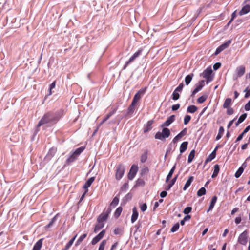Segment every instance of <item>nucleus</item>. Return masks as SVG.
Segmentation results:
<instances>
[{
	"instance_id": "nucleus-1",
	"label": "nucleus",
	"mask_w": 250,
	"mask_h": 250,
	"mask_svg": "<svg viewBox=\"0 0 250 250\" xmlns=\"http://www.w3.org/2000/svg\"><path fill=\"white\" fill-rule=\"evenodd\" d=\"M175 119V115H172L169 116L167 121L161 125V127L164 128H163L162 132L159 131L156 133L155 138L156 139L164 140H165L166 138H168L170 135V131L168 128L165 127L168 126L174 121Z\"/></svg>"
},
{
	"instance_id": "nucleus-2",
	"label": "nucleus",
	"mask_w": 250,
	"mask_h": 250,
	"mask_svg": "<svg viewBox=\"0 0 250 250\" xmlns=\"http://www.w3.org/2000/svg\"><path fill=\"white\" fill-rule=\"evenodd\" d=\"M59 120V118L57 114L52 112H48L45 114L40 121L37 125V131L38 128L42 125L52 122H56Z\"/></svg>"
},
{
	"instance_id": "nucleus-3",
	"label": "nucleus",
	"mask_w": 250,
	"mask_h": 250,
	"mask_svg": "<svg viewBox=\"0 0 250 250\" xmlns=\"http://www.w3.org/2000/svg\"><path fill=\"white\" fill-rule=\"evenodd\" d=\"M212 72L213 71L211 67H208L201 74V76H202L204 78L206 79L207 83L212 81L213 76H211Z\"/></svg>"
},
{
	"instance_id": "nucleus-4",
	"label": "nucleus",
	"mask_w": 250,
	"mask_h": 250,
	"mask_svg": "<svg viewBox=\"0 0 250 250\" xmlns=\"http://www.w3.org/2000/svg\"><path fill=\"white\" fill-rule=\"evenodd\" d=\"M125 167L123 164H120L117 167L115 177L116 180L121 179L124 174Z\"/></svg>"
},
{
	"instance_id": "nucleus-5",
	"label": "nucleus",
	"mask_w": 250,
	"mask_h": 250,
	"mask_svg": "<svg viewBox=\"0 0 250 250\" xmlns=\"http://www.w3.org/2000/svg\"><path fill=\"white\" fill-rule=\"evenodd\" d=\"M111 211V208L110 207H109L105 211L103 212L98 216L97 218V221L104 222V221H105L107 219Z\"/></svg>"
},
{
	"instance_id": "nucleus-6",
	"label": "nucleus",
	"mask_w": 250,
	"mask_h": 250,
	"mask_svg": "<svg viewBox=\"0 0 250 250\" xmlns=\"http://www.w3.org/2000/svg\"><path fill=\"white\" fill-rule=\"evenodd\" d=\"M138 167L137 166L135 165H133L132 166L128 174V178L129 180H132L133 179L138 171Z\"/></svg>"
},
{
	"instance_id": "nucleus-7",
	"label": "nucleus",
	"mask_w": 250,
	"mask_h": 250,
	"mask_svg": "<svg viewBox=\"0 0 250 250\" xmlns=\"http://www.w3.org/2000/svg\"><path fill=\"white\" fill-rule=\"evenodd\" d=\"M248 232L244 231L241 233L238 238V242L242 245H246L247 243Z\"/></svg>"
},
{
	"instance_id": "nucleus-8",
	"label": "nucleus",
	"mask_w": 250,
	"mask_h": 250,
	"mask_svg": "<svg viewBox=\"0 0 250 250\" xmlns=\"http://www.w3.org/2000/svg\"><path fill=\"white\" fill-rule=\"evenodd\" d=\"M141 53V50H139L137 52L134 53L133 56L129 59V60L126 62L125 64L124 67V69H125L127 65L133 61L136 58H137Z\"/></svg>"
},
{
	"instance_id": "nucleus-9",
	"label": "nucleus",
	"mask_w": 250,
	"mask_h": 250,
	"mask_svg": "<svg viewBox=\"0 0 250 250\" xmlns=\"http://www.w3.org/2000/svg\"><path fill=\"white\" fill-rule=\"evenodd\" d=\"M237 76L240 77L242 76L245 72V67L244 66H240L236 69Z\"/></svg>"
},
{
	"instance_id": "nucleus-10",
	"label": "nucleus",
	"mask_w": 250,
	"mask_h": 250,
	"mask_svg": "<svg viewBox=\"0 0 250 250\" xmlns=\"http://www.w3.org/2000/svg\"><path fill=\"white\" fill-rule=\"evenodd\" d=\"M250 11V6L248 4L244 6L239 11V14L240 15H244L248 13Z\"/></svg>"
},
{
	"instance_id": "nucleus-11",
	"label": "nucleus",
	"mask_w": 250,
	"mask_h": 250,
	"mask_svg": "<svg viewBox=\"0 0 250 250\" xmlns=\"http://www.w3.org/2000/svg\"><path fill=\"white\" fill-rule=\"evenodd\" d=\"M132 215L131 217V222L134 223L137 219L138 216V213L137 212V209L136 207H134L132 209Z\"/></svg>"
},
{
	"instance_id": "nucleus-12",
	"label": "nucleus",
	"mask_w": 250,
	"mask_h": 250,
	"mask_svg": "<svg viewBox=\"0 0 250 250\" xmlns=\"http://www.w3.org/2000/svg\"><path fill=\"white\" fill-rule=\"evenodd\" d=\"M217 197L216 196H214L212 197V198L211 200L210 203L209 208H208L207 212H208L209 211H210V210L213 209V208H214V205L217 201Z\"/></svg>"
},
{
	"instance_id": "nucleus-13",
	"label": "nucleus",
	"mask_w": 250,
	"mask_h": 250,
	"mask_svg": "<svg viewBox=\"0 0 250 250\" xmlns=\"http://www.w3.org/2000/svg\"><path fill=\"white\" fill-rule=\"evenodd\" d=\"M145 92V89H141L138 91V92L135 95L133 99L136 100L137 101H138L142 95L144 94Z\"/></svg>"
},
{
	"instance_id": "nucleus-14",
	"label": "nucleus",
	"mask_w": 250,
	"mask_h": 250,
	"mask_svg": "<svg viewBox=\"0 0 250 250\" xmlns=\"http://www.w3.org/2000/svg\"><path fill=\"white\" fill-rule=\"evenodd\" d=\"M94 179H95V177H91L89 179H88L87 180V181L85 182L84 185H83V188L86 189L88 188H89L91 186L92 183L93 182Z\"/></svg>"
},
{
	"instance_id": "nucleus-15",
	"label": "nucleus",
	"mask_w": 250,
	"mask_h": 250,
	"mask_svg": "<svg viewBox=\"0 0 250 250\" xmlns=\"http://www.w3.org/2000/svg\"><path fill=\"white\" fill-rule=\"evenodd\" d=\"M188 145V142H187V141L184 142L181 144L180 147V153H182L186 151V150L187 149Z\"/></svg>"
},
{
	"instance_id": "nucleus-16",
	"label": "nucleus",
	"mask_w": 250,
	"mask_h": 250,
	"mask_svg": "<svg viewBox=\"0 0 250 250\" xmlns=\"http://www.w3.org/2000/svg\"><path fill=\"white\" fill-rule=\"evenodd\" d=\"M42 245V239H40L34 245L33 250H40Z\"/></svg>"
},
{
	"instance_id": "nucleus-17",
	"label": "nucleus",
	"mask_w": 250,
	"mask_h": 250,
	"mask_svg": "<svg viewBox=\"0 0 250 250\" xmlns=\"http://www.w3.org/2000/svg\"><path fill=\"white\" fill-rule=\"evenodd\" d=\"M178 175H176L170 181V183L167 185V186L165 188V189L167 190H168L170 189V188L172 187V186L175 183L177 178H178Z\"/></svg>"
},
{
	"instance_id": "nucleus-18",
	"label": "nucleus",
	"mask_w": 250,
	"mask_h": 250,
	"mask_svg": "<svg viewBox=\"0 0 250 250\" xmlns=\"http://www.w3.org/2000/svg\"><path fill=\"white\" fill-rule=\"evenodd\" d=\"M193 177L191 176H190L188 180L187 181L184 188H183V190H186L187 189V188H188L189 186L190 185L191 182L193 181Z\"/></svg>"
},
{
	"instance_id": "nucleus-19",
	"label": "nucleus",
	"mask_w": 250,
	"mask_h": 250,
	"mask_svg": "<svg viewBox=\"0 0 250 250\" xmlns=\"http://www.w3.org/2000/svg\"><path fill=\"white\" fill-rule=\"evenodd\" d=\"M104 226V223L102 222H98V223L95 225L94 231L96 232L97 231L100 230L101 229H102Z\"/></svg>"
},
{
	"instance_id": "nucleus-20",
	"label": "nucleus",
	"mask_w": 250,
	"mask_h": 250,
	"mask_svg": "<svg viewBox=\"0 0 250 250\" xmlns=\"http://www.w3.org/2000/svg\"><path fill=\"white\" fill-rule=\"evenodd\" d=\"M220 170V167L218 165L216 164L214 167V171L211 176L212 178H214L217 177Z\"/></svg>"
},
{
	"instance_id": "nucleus-21",
	"label": "nucleus",
	"mask_w": 250,
	"mask_h": 250,
	"mask_svg": "<svg viewBox=\"0 0 250 250\" xmlns=\"http://www.w3.org/2000/svg\"><path fill=\"white\" fill-rule=\"evenodd\" d=\"M216 156V152L212 151V153L208 156L205 162V164H207L208 162L212 161Z\"/></svg>"
},
{
	"instance_id": "nucleus-22",
	"label": "nucleus",
	"mask_w": 250,
	"mask_h": 250,
	"mask_svg": "<svg viewBox=\"0 0 250 250\" xmlns=\"http://www.w3.org/2000/svg\"><path fill=\"white\" fill-rule=\"evenodd\" d=\"M231 98H227L224 104H223V107L224 108H228V107H230V105L231 104Z\"/></svg>"
},
{
	"instance_id": "nucleus-23",
	"label": "nucleus",
	"mask_w": 250,
	"mask_h": 250,
	"mask_svg": "<svg viewBox=\"0 0 250 250\" xmlns=\"http://www.w3.org/2000/svg\"><path fill=\"white\" fill-rule=\"evenodd\" d=\"M198 108L197 107L194 105L189 106L187 108V112L190 113H194L197 110Z\"/></svg>"
},
{
	"instance_id": "nucleus-24",
	"label": "nucleus",
	"mask_w": 250,
	"mask_h": 250,
	"mask_svg": "<svg viewBox=\"0 0 250 250\" xmlns=\"http://www.w3.org/2000/svg\"><path fill=\"white\" fill-rule=\"evenodd\" d=\"M132 196V194L130 193H128L123 199L122 204H125V203H126L127 202H128V201H129L131 199Z\"/></svg>"
},
{
	"instance_id": "nucleus-25",
	"label": "nucleus",
	"mask_w": 250,
	"mask_h": 250,
	"mask_svg": "<svg viewBox=\"0 0 250 250\" xmlns=\"http://www.w3.org/2000/svg\"><path fill=\"white\" fill-rule=\"evenodd\" d=\"M193 76H194V74L193 73H191L189 75H187L186 77L185 82L186 85H188L190 83V82L191 81V80L192 79Z\"/></svg>"
},
{
	"instance_id": "nucleus-26",
	"label": "nucleus",
	"mask_w": 250,
	"mask_h": 250,
	"mask_svg": "<svg viewBox=\"0 0 250 250\" xmlns=\"http://www.w3.org/2000/svg\"><path fill=\"white\" fill-rule=\"evenodd\" d=\"M153 121L152 120L149 121L146 125V127L144 129V132H146L151 128V125Z\"/></svg>"
},
{
	"instance_id": "nucleus-27",
	"label": "nucleus",
	"mask_w": 250,
	"mask_h": 250,
	"mask_svg": "<svg viewBox=\"0 0 250 250\" xmlns=\"http://www.w3.org/2000/svg\"><path fill=\"white\" fill-rule=\"evenodd\" d=\"M206 193V190L205 188H201L197 193V195L198 197L205 195Z\"/></svg>"
},
{
	"instance_id": "nucleus-28",
	"label": "nucleus",
	"mask_w": 250,
	"mask_h": 250,
	"mask_svg": "<svg viewBox=\"0 0 250 250\" xmlns=\"http://www.w3.org/2000/svg\"><path fill=\"white\" fill-rule=\"evenodd\" d=\"M208 95H204L197 99V102L199 104L204 103L207 99Z\"/></svg>"
},
{
	"instance_id": "nucleus-29",
	"label": "nucleus",
	"mask_w": 250,
	"mask_h": 250,
	"mask_svg": "<svg viewBox=\"0 0 250 250\" xmlns=\"http://www.w3.org/2000/svg\"><path fill=\"white\" fill-rule=\"evenodd\" d=\"M224 131V129L223 126H220L219 129L218 133L216 136V140H219L221 137L222 134H223Z\"/></svg>"
},
{
	"instance_id": "nucleus-30",
	"label": "nucleus",
	"mask_w": 250,
	"mask_h": 250,
	"mask_svg": "<svg viewBox=\"0 0 250 250\" xmlns=\"http://www.w3.org/2000/svg\"><path fill=\"white\" fill-rule=\"evenodd\" d=\"M122 211V208L121 207H118L115 213H114V216L116 218H117L119 217V216L121 215V213Z\"/></svg>"
},
{
	"instance_id": "nucleus-31",
	"label": "nucleus",
	"mask_w": 250,
	"mask_h": 250,
	"mask_svg": "<svg viewBox=\"0 0 250 250\" xmlns=\"http://www.w3.org/2000/svg\"><path fill=\"white\" fill-rule=\"evenodd\" d=\"M149 171V169L146 167H144L142 168L140 170V175L142 176L146 174H147Z\"/></svg>"
},
{
	"instance_id": "nucleus-32",
	"label": "nucleus",
	"mask_w": 250,
	"mask_h": 250,
	"mask_svg": "<svg viewBox=\"0 0 250 250\" xmlns=\"http://www.w3.org/2000/svg\"><path fill=\"white\" fill-rule=\"evenodd\" d=\"M195 150H192L189 153V155L188 158V163H190L192 161V160L194 159V156H195Z\"/></svg>"
},
{
	"instance_id": "nucleus-33",
	"label": "nucleus",
	"mask_w": 250,
	"mask_h": 250,
	"mask_svg": "<svg viewBox=\"0 0 250 250\" xmlns=\"http://www.w3.org/2000/svg\"><path fill=\"white\" fill-rule=\"evenodd\" d=\"M77 156H76L75 154L73 153L71 154L70 157L67 159V163L69 164L70 163L73 162L76 158Z\"/></svg>"
},
{
	"instance_id": "nucleus-34",
	"label": "nucleus",
	"mask_w": 250,
	"mask_h": 250,
	"mask_svg": "<svg viewBox=\"0 0 250 250\" xmlns=\"http://www.w3.org/2000/svg\"><path fill=\"white\" fill-rule=\"evenodd\" d=\"M244 171V168L242 167H240L239 168V169L237 170V171L236 172L235 174V176L236 178H239L242 173H243Z\"/></svg>"
},
{
	"instance_id": "nucleus-35",
	"label": "nucleus",
	"mask_w": 250,
	"mask_h": 250,
	"mask_svg": "<svg viewBox=\"0 0 250 250\" xmlns=\"http://www.w3.org/2000/svg\"><path fill=\"white\" fill-rule=\"evenodd\" d=\"M56 217H57V215L56 216H55L51 220V221L49 222V223L48 224H47L45 227V228L46 229H48V228H50L52 225L53 224H54V223L56 221Z\"/></svg>"
},
{
	"instance_id": "nucleus-36",
	"label": "nucleus",
	"mask_w": 250,
	"mask_h": 250,
	"mask_svg": "<svg viewBox=\"0 0 250 250\" xmlns=\"http://www.w3.org/2000/svg\"><path fill=\"white\" fill-rule=\"evenodd\" d=\"M86 234H83L82 236H81L77 241L76 246H78V245H79L83 241V240L86 237Z\"/></svg>"
},
{
	"instance_id": "nucleus-37",
	"label": "nucleus",
	"mask_w": 250,
	"mask_h": 250,
	"mask_svg": "<svg viewBox=\"0 0 250 250\" xmlns=\"http://www.w3.org/2000/svg\"><path fill=\"white\" fill-rule=\"evenodd\" d=\"M84 149V147L83 146L80 147L78 148H77L75 152H74V154L76 155V156H78L80 155Z\"/></svg>"
},
{
	"instance_id": "nucleus-38",
	"label": "nucleus",
	"mask_w": 250,
	"mask_h": 250,
	"mask_svg": "<svg viewBox=\"0 0 250 250\" xmlns=\"http://www.w3.org/2000/svg\"><path fill=\"white\" fill-rule=\"evenodd\" d=\"M147 159V152H146L145 153H144L141 157V159H140V161L142 163H145L146 160Z\"/></svg>"
},
{
	"instance_id": "nucleus-39",
	"label": "nucleus",
	"mask_w": 250,
	"mask_h": 250,
	"mask_svg": "<svg viewBox=\"0 0 250 250\" xmlns=\"http://www.w3.org/2000/svg\"><path fill=\"white\" fill-rule=\"evenodd\" d=\"M231 43L230 40H228L225 42H224L223 44L220 45L221 47L222 48V49L224 50L225 49L227 48L229 44Z\"/></svg>"
},
{
	"instance_id": "nucleus-40",
	"label": "nucleus",
	"mask_w": 250,
	"mask_h": 250,
	"mask_svg": "<svg viewBox=\"0 0 250 250\" xmlns=\"http://www.w3.org/2000/svg\"><path fill=\"white\" fill-rule=\"evenodd\" d=\"M231 43L230 40H228L225 42H224L223 44L220 45L221 47L222 48V49L224 50L225 49L227 48L229 44Z\"/></svg>"
},
{
	"instance_id": "nucleus-41",
	"label": "nucleus",
	"mask_w": 250,
	"mask_h": 250,
	"mask_svg": "<svg viewBox=\"0 0 250 250\" xmlns=\"http://www.w3.org/2000/svg\"><path fill=\"white\" fill-rule=\"evenodd\" d=\"M119 199L117 197H115L110 204V206H116L119 203Z\"/></svg>"
},
{
	"instance_id": "nucleus-42",
	"label": "nucleus",
	"mask_w": 250,
	"mask_h": 250,
	"mask_svg": "<svg viewBox=\"0 0 250 250\" xmlns=\"http://www.w3.org/2000/svg\"><path fill=\"white\" fill-rule=\"evenodd\" d=\"M179 228V223H177L171 228V232H174L177 231Z\"/></svg>"
},
{
	"instance_id": "nucleus-43",
	"label": "nucleus",
	"mask_w": 250,
	"mask_h": 250,
	"mask_svg": "<svg viewBox=\"0 0 250 250\" xmlns=\"http://www.w3.org/2000/svg\"><path fill=\"white\" fill-rule=\"evenodd\" d=\"M180 97V95L178 93V92L175 91V90L172 93V99L173 100H177Z\"/></svg>"
},
{
	"instance_id": "nucleus-44",
	"label": "nucleus",
	"mask_w": 250,
	"mask_h": 250,
	"mask_svg": "<svg viewBox=\"0 0 250 250\" xmlns=\"http://www.w3.org/2000/svg\"><path fill=\"white\" fill-rule=\"evenodd\" d=\"M106 241L105 240H103L100 245L98 250H104Z\"/></svg>"
},
{
	"instance_id": "nucleus-45",
	"label": "nucleus",
	"mask_w": 250,
	"mask_h": 250,
	"mask_svg": "<svg viewBox=\"0 0 250 250\" xmlns=\"http://www.w3.org/2000/svg\"><path fill=\"white\" fill-rule=\"evenodd\" d=\"M247 116V113H244L242 115H241L238 120L239 121V123H241L242 122H243L246 118Z\"/></svg>"
},
{
	"instance_id": "nucleus-46",
	"label": "nucleus",
	"mask_w": 250,
	"mask_h": 250,
	"mask_svg": "<svg viewBox=\"0 0 250 250\" xmlns=\"http://www.w3.org/2000/svg\"><path fill=\"white\" fill-rule=\"evenodd\" d=\"M202 89L201 88V86H197L196 88L194 89V90L192 92L191 96L194 97L195 94L197 93L198 92L200 91Z\"/></svg>"
},
{
	"instance_id": "nucleus-47",
	"label": "nucleus",
	"mask_w": 250,
	"mask_h": 250,
	"mask_svg": "<svg viewBox=\"0 0 250 250\" xmlns=\"http://www.w3.org/2000/svg\"><path fill=\"white\" fill-rule=\"evenodd\" d=\"M55 153V151H54V150L53 149H50L48 153L47 154L46 157V159H50L53 156V154Z\"/></svg>"
},
{
	"instance_id": "nucleus-48",
	"label": "nucleus",
	"mask_w": 250,
	"mask_h": 250,
	"mask_svg": "<svg viewBox=\"0 0 250 250\" xmlns=\"http://www.w3.org/2000/svg\"><path fill=\"white\" fill-rule=\"evenodd\" d=\"M191 119V117L188 115H187L185 116L184 120V123L185 125H187L188 123V122L190 121Z\"/></svg>"
},
{
	"instance_id": "nucleus-49",
	"label": "nucleus",
	"mask_w": 250,
	"mask_h": 250,
	"mask_svg": "<svg viewBox=\"0 0 250 250\" xmlns=\"http://www.w3.org/2000/svg\"><path fill=\"white\" fill-rule=\"evenodd\" d=\"M191 210L192 208L191 207H187L184 209L183 213L185 214H188L191 211Z\"/></svg>"
},
{
	"instance_id": "nucleus-50",
	"label": "nucleus",
	"mask_w": 250,
	"mask_h": 250,
	"mask_svg": "<svg viewBox=\"0 0 250 250\" xmlns=\"http://www.w3.org/2000/svg\"><path fill=\"white\" fill-rule=\"evenodd\" d=\"M101 239H100V238H99L98 237V236L97 235L96 236H95L92 240V242H91V244L92 245H95L96 243H97Z\"/></svg>"
},
{
	"instance_id": "nucleus-51",
	"label": "nucleus",
	"mask_w": 250,
	"mask_h": 250,
	"mask_svg": "<svg viewBox=\"0 0 250 250\" xmlns=\"http://www.w3.org/2000/svg\"><path fill=\"white\" fill-rule=\"evenodd\" d=\"M227 110V114L229 115H231L233 114L234 110L232 108L229 107L226 108Z\"/></svg>"
},
{
	"instance_id": "nucleus-52",
	"label": "nucleus",
	"mask_w": 250,
	"mask_h": 250,
	"mask_svg": "<svg viewBox=\"0 0 250 250\" xmlns=\"http://www.w3.org/2000/svg\"><path fill=\"white\" fill-rule=\"evenodd\" d=\"M56 84V81H54L50 85V88H49V95H50L52 94V89H53L55 87Z\"/></svg>"
},
{
	"instance_id": "nucleus-53",
	"label": "nucleus",
	"mask_w": 250,
	"mask_h": 250,
	"mask_svg": "<svg viewBox=\"0 0 250 250\" xmlns=\"http://www.w3.org/2000/svg\"><path fill=\"white\" fill-rule=\"evenodd\" d=\"M182 138V137L179 134L177 135L173 139L172 142L173 143H176L179 140Z\"/></svg>"
},
{
	"instance_id": "nucleus-54",
	"label": "nucleus",
	"mask_w": 250,
	"mask_h": 250,
	"mask_svg": "<svg viewBox=\"0 0 250 250\" xmlns=\"http://www.w3.org/2000/svg\"><path fill=\"white\" fill-rule=\"evenodd\" d=\"M184 87V84L183 83H181L179 86L175 89V91L180 92L182 91L183 88Z\"/></svg>"
},
{
	"instance_id": "nucleus-55",
	"label": "nucleus",
	"mask_w": 250,
	"mask_h": 250,
	"mask_svg": "<svg viewBox=\"0 0 250 250\" xmlns=\"http://www.w3.org/2000/svg\"><path fill=\"white\" fill-rule=\"evenodd\" d=\"M128 183H125L121 188L120 192L125 191L128 188Z\"/></svg>"
},
{
	"instance_id": "nucleus-56",
	"label": "nucleus",
	"mask_w": 250,
	"mask_h": 250,
	"mask_svg": "<svg viewBox=\"0 0 250 250\" xmlns=\"http://www.w3.org/2000/svg\"><path fill=\"white\" fill-rule=\"evenodd\" d=\"M187 128H185L183 129L179 134L182 137V138L185 136L187 134Z\"/></svg>"
},
{
	"instance_id": "nucleus-57",
	"label": "nucleus",
	"mask_w": 250,
	"mask_h": 250,
	"mask_svg": "<svg viewBox=\"0 0 250 250\" xmlns=\"http://www.w3.org/2000/svg\"><path fill=\"white\" fill-rule=\"evenodd\" d=\"M221 65V64L220 62L215 63L213 66V69L214 70H217L220 67Z\"/></svg>"
},
{
	"instance_id": "nucleus-58",
	"label": "nucleus",
	"mask_w": 250,
	"mask_h": 250,
	"mask_svg": "<svg viewBox=\"0 0 250 250\" xmlns=\"http://www.w3.org/2000/svg\"><path fill=\"white\" fill-rule=\"evenodd\" d=\"M180 105L179 104L173 105L171 107V109L172 111L177 110L180 108Z\"/></svg>"
},
{
	"instance_id": "nucleus-59",
	"label": "nucleus",
	"mask_w": 250,
	"mask_h": 250,
	"mask_svg": "<svg viewBox=\"0 0 250 250\" xmlns=\"http://www.w3.org/2000/svg\"><path fill=\"white\" fill-rule=\"evenodd\" d=\"M248 87H247L244 90V92H246V94L245 95V98H248L250 96V90H248Z\"/></svg>"
},
{
	"instance_id": "nucleus-60",
	"label": "nucleus",
	"mask_w": 250,
	"mask_h": 250,
	"mask_svg": "<svg viewBox=\"0 0 250 250\" xmlns=\"http://www.w3.org/2000/svg\"><path fill=\"white\" fill-rule=\"evenodd\" d=\"M105 233V230H103L102 231H101L98 235V237L100 238V239H101L104 236V235Z\"/></svg>"
},
{
	"instance_id": "nucleus-61",
	"label": "nucleus",
	"mask_w": 250,
	"mask_h": 250,
	"mask_svg": "<svg viewBox=\"0 0 250 250\" xmlns=\"http://www.w3.org/2000/svg\"><path fill=\"white\" fill-rule=\"evenodd\" d=\"M173 173V172H172V171L170 170L168 175L167 176L166 180V182H167L169 180V179L171 178Z\"/></svg>"
},
{
	"instance_id": "nucleus-62",
	"label": "nucleus",
	"mask_w": 250,
	"mask_h": 250,
	"mask_svg": "<svg viewBox=\"0 0 250 250\" xmlns=\"http://www.w3.org/2000/svg\"><path fill=\"white\" fill-rule=\"evenodd\" d=\"M140 208H141V210L144 212L145 211V210H146V208H147V205L146 203H144L141 206H140Z\"/></svg>"
},
{
	"instance_id": "nucleus-63",
	"label": "nucleus",
	"mask_w": 250,
	"mask_h": 250,
	"mask_svg": "<svg viewBox=\"0 0 250 250\" xmlns=\"http://www.w3.org/2000/svg\"><path fill=\"white\" fill-rule=\"evenodd\" d=\"M223 50L222 49V48L221 47V46H219L216 50L215 53H214V55L216 56L218 54H219L222 51H223Z\"/></svg>"
},
{
	"instance_id": "nucleus-64",
	"label": "nucleus",
	"mask_w": 250,
	"mask_h": 250,
	"mask_svg": "<svg viewBox=\"0 0 250 250\" xmlns=\"http://www.w3.org/2000/svg\"><path fill=\"white\" fill-rule=\"evenodd\" d=\"M245 109L246 111H249L250 110V100L245 105Z\"/></svg>"
}]
</instances>
